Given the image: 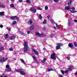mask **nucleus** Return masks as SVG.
Returning a JSON list of instances; mask_svg holds the SVG:
<instances>
[{
  "label": "nucleus",
  "instance_id": "nucleus-1",
  "mask_svg": "<svg viewBox=\"0 0 77 77\" xmlns=\"http://www.w3.org/2000/svg\"><path fill=\"white\" fill-rule=\"evenodd\" d=\"M24 51H26L29 49V46H28V43L26 42H25L24 43Z\"/></svg>",
  "mask_w": 77,
  "mask_h": 77
},
{
  "label": "nucleus",
  "instance_id": "nucleus-2",
  "mask_svg": "<svg viewBox=\"0 0 77 77\" xmlns=\"http://www.w3.org/2000/svg\"><path fill=\"white\" fill-rule=\"evenodd\" d=\"M51 59H52L54 60H56V54L55 53L51 54Z\"/></svg>",
  "mask_w": 77,
  "mask_h": 77
},
{
  "label": "nucleus",
  "instance_id": "nucleus-3",
  "mask_svg": "<svg viewBox=\"0 0 77 77\" xmlns=\"http://www.w3.org/2000/svg\"><path fill=\"white\" fill-rule=\"evenodd\" d=\"M8 58H5V57H3L2 58L1 60L0 59V62H6L7 60H8Z\"/></svg>",
  "mask_w": 77,
  "mask_h": 77
},
{
  "label": "nucleus",
  "instance_id": "nucleus-4",
  "mask_svg": "<svg viewBox=\"0 0 77 77\" xmlns=\"http://www.w3.org/2000/svg\"><path fill=\"white\" fill-rule=\"evenodd\" d=\"M30 11L33 12V13H35L36 12V10L34 8V7H32L31 8Z\"/></svg>",
  "mask_w": 77,
  "mask_h": 77
},
{
  "label": "nucleus",
  "instance_id": "nucleus-5",
  "mask_svg": "<svg viewBox=\"0 0 77 77\" xmlns=\"http://www.w3.org/2000/svg\"><path fill=\"white\" fill-rule=\"evenodd\" d=\"M19 18L18 17H17V16H12L11 18V19L13 20H18Z\"/></svg>",
  "mask_w": 77,
  "mask_h": 77
},
{
  "label": "nucleus",
  "instance_id": "nucleus-6",
  "mask_svg": "<svg viewBox=\"0 0 77 77\" xmlns=\"http://www.w3.org/2000/svg\"><path fill=\"white\" fill-rule=\"evenodd\" d=\"M35 34L36 35H38V36H42V35H44V34L43 33H42V34H40L38 32H35Z\"/></svg>",
  "mask_w": 77,
  "mask_h": 77
},
{
  "label": "nucleus",
  "instance_id": "nucleus-7",
  "mask_svg": "<svg viewBox=\"0 0 77 77\" xmlns=\"http://www.w3.org/2000/svg\"><path fill=\"white\" fill-rule=\"evenodd\" d=\"M57 45L58 46H57V50H58V49H60V46H62V44L58 43L57 44Z\"/></svg>",
  "mask_w": 77,
  "mask_h": 77
},
{
  "label": "nucleus",
  "instance_id": "nucleus-8",
  "mask_svg": "<svg viewBox=\"0 0 77 77\" xmlns=\"http://www.w3.org/2000/svg\"><path fill=\"white\" fill-rule=\"evenodd\" d=\"M66 10H69L71 9V7L69 6H66L65 8Z\"/></svg>",
  "mask_w": 77,
  "mask_h": 77
},
{
  "label": "nucleus",
  "instance_id": "nucleus-9",
  "mask_svg": "<svg viewBox=\"0 0 77 77\" xmlns=\"http://www.w3.org/2000/svg\"><path fill=\"white\" fill-rule=\"evenodd\" d=\"M48 71H56V69H53L52 68H49L48 69Z\"/></svg>",
  "mask_w": 77,
  "mask_h": 77
},
{
  "label": "nucleus",
  "instance_id": "nucleus-10",
  "mask_svg": "<svg viewBox=\"0 0 77 77\" xmlns=\"http://www.w3.org/2000/svg\"><path fill=\"white\" fill-rule=\"evenodd\" d=\"M68 45L69 47L70 48H72V47H73V44L71 43H69Z\"/></svg>",
  "mask_w": 77,
  "mask_h": 77
},
{
  "label": "nucleus",
  "instance_id": "nucleus-11",
  "mask_svg": "<svg viewBox=\"0 0 77 77\" xmlns=\"http://www.w3.org/2000/svg\"><path fill=\"white\" fill-rule=\"evenodd\" d=\"M0 15L1 16H4L5 15V12L2 11L0 12Z\"/></svg>",
  "mask_w": 77,
  "mask_h": 77
},
{
  "label": "nucleus",
  "instance_id": "nucleus-12",
  "mask_svg": "<svg viewBox=\"0 0 77 77\" xmlns=\"http://www.w3.org/2000/svg\"><path fill=\"white\" fill-rule=\"evenodd\" d=\"M30 29L31 30H33V29H34V25L32 24L30 26Z\"/></svg>",
  "mask_w": 77,
  "mask_h": 77
},
{
  "label": "nucleus",
  "instance_id": "nucleus-13",
  "mask_svg": "<svg viewBox=\"0 0 77 77\" xmlns=\"http://www.w3.org/2000/svg\"><path fill=\"white\" fill-rule=\"evenodd\" d=\"M33 51L35 54H36L37 55H38V52L35 51V49H33Z\"/></svg>",
  "mask_w": 77,
  "mask_h": 77
},
{
  "label": "nucleus",
  "instance_id": "nucleus-14",
  "mask_svg": "<svg viewBox=\"0 0 77 77\" xmlns=\"http://www.w3.org/2000/svg\"><path fill=\"white\" fill-rule=\"evenodd\" d=\"M32 22H33V21H32V20H30L28 22V23L29 24H32Z\"/></svg>",
  "mask_w": 77,
  "mask_h": 77
},
{
  "label": "nucleus",
  "instance_id": "nucleus-15",
  "mask_svg": "<svg viewBox=\"0 0 77 77\" xmlns=\"http://www.w3.org/2000/svg\"><path fill=\"white\" fill-rule=\"evenodd\" d=\"M0 7H2V8H5V6L0 3Z\"/></svg>",
  "mask_w": 77,
  "mask_h": 77
},
{
  "label": "nucleus",
  "instance_id": "nucleus-16",
  "mask_svg": "<svg viewBox=\"0 0 77 77\" xmlns=\"http://www.w3.org/2000/svg\"><path fill=\"white\" fill-rule=\"evenodd\" d=\"M47 60V58H45L43 59V61H41V63H44L45 62L46 60Z\"/></svg>",
  "mask_w": 77,
  "mask_h": 77
},
{
  "label": "nucleus",
  "instance_id": "nucleus-17",
  "mask_svg": "<svg viewBox=\"0 0 77 77\" xmlns=\"http://www.w3.org/2000/svg\"><path fill=\"white\" fill-rule=\"evenodd\" d=\"M20 33L22 35H24V36L26 35V34L24 33L23 31H20Z\"/></svg>",
  "mask_w": 77,
  "mask_h": 77
},
{
  "label": "nucleus",
  "instance_id": "nucleus-18",
  "mask_svg": "<svg viewBox=\"0 0 77 77\" xmlns=\"http://www.w3.org/2000/svg\"><path fill=\"white\" fill-rule=\"evenodd\" d=\"M22 71V69H19L17 70V72H19L20 73H21V71Z\"/></svg>",
  "mask_w": 77,
  "mask_h": 77
},
{
  "label": "nucleus",
  "instance_id": "nucleus-19",
  "mask_svg": "<svg viewBox=\"0 0 77 77\" xmlns=\"http://www.w3.org/2000/svg\"><path fill=\"white\" fill-rule=\"evenodd\" d=\"M15 38V36H13L10 37V39H11V40H12L13 39H14Z\"/></svg>",
  "mask_w": 77,
  "mask_h": 77
},
{
  "label": "nucleus",
  "instance_id": "nucleus-20",
  "mask_svg": "<svg viewBox=\"0 0 77 77\" xmlns=\"http://www.w3.org/2000/svg\"><path fill=\"white\" fill-rule=\"evenodd\" d=\"M4 50V48L3 47H1L0 48V52H1L2 51Z\"/></svg>",
  "mask_w": 77,
  "mask_h": 77
},
{
  "label": "nucleus",
  "instance_id": "nucleus-21",
  "mask_svg": "<svg viewBox=\"0 0 77 77\" xmlns=\"http://www.w3.org/2000/svg\"><path fill=\"white\" fill-rule=\"evenodd\" d=\"M20 73L21 74V75H24L25 74V72L24 71H21V73Z\"/></svg>",
  "mask_w": 77,
  "mask_h": 77
},
{
  "label": "nucleus",
  "instance_id": "nucleus-22",
  "mask_svg": "<svg viewBox=\"0 0 77 77\" xmlns=\"http://www.w3.org/2000/svg\"><path fill=\"white\" fill-rule=\"evenodd\" d=\"M20 60L21 62H22V63H24H24H25V62H24V60L20 59Z\"/></svg>",
  "mask_w": 77,
  "mask_h": 77
},
{
  "label": "nucleus",
  "instance_id": "nucleus-23",
  "mask_svg": "<svg viewBox=\"0 0 77 77\" xmlns=\"http://www.w3.org/2000/svg\"><path fill=\"white\" fill-rule=\"evenodd\" d=\"M71 3H72V1L70 0L68 2V4L69 5H70L71 4Z\"/></svg>",
  "mask_w": 77,
  "mask_h": 77
},
{
  "label": "nucleus",
  "instance_id": "nucleus-24",
  "mask_svg": "<svg viewBox=\"0 0 77 77\" xmlns=\"http://www.w3.org/2000/svg\"><path fill=\"white\" fill-rule=\"evenodd\" d=\"M37 9H38V10H40V11H42V9L41 8H40V7H38L37 8Z\"/></svg>",
  "mask_w": 77,
  "mask_h": 77
},
{
  "label": "nucleus",
  "instance_id": "nucleus-25",
  "mask_svg": "<svg viewBox=\"0 0 77 77\" xmlns=\"http://www.w3.org/2000/svg\"><path fill=\"white\" fill-rule=\"evenodd\" d=\"M17 23V22H16L15 21H14L13 22V23H12V25H14V24H16Z\"/></svg>",
  "mask_w": 77,
  "mask_h": 77
},
{
  "label": "nucleus",
  "instance_id": "nucleus-26",
  "mask_svg": "<svg viewBox=\"0 0 77 77\" xmlns=\"http://www.w3.org/2000/svg\"><path fill=\"white\" fill-rule=\"evenodd\" d=\"M51 22L52 23V24H54V21H53V20L52 19H51Z\"/></svg>",
  "mask_w": 77,
  "mask_h": 77
},
{
  "label": "nucleus",
  "instance_id": "nucleus-27",
  "mask_svg": "<svg viewBox=\"0 0 77 77\" xmlns=\"http://www.w3.org/2000/svg\"><path fill=\"white\" fill-rule=\"evenodd\" d=\"M10 6V7H11V8H14V5L13 4H11Z\"/></svg>",
  "mask_w": 77,
  "mask_h": 77
},
{
  "label": "nucleus",
  "instance_id": "nucleus-28",
  "mask_svg": "<svg viewBox=\"0 0 77 77\" xmlns=\"http://www.w3.org/2000/svg\"><path fill=\"white\" fill-rule=\"evenodd\" d=\"M70 11L71 13H75V12H76V11H72V10H70Z\"/></svg>",
  "mask_w": 77,
  "mask_h": 77
},
{
  "label": "nucleus",
  "instance_id": "nucleus-29",
  "mask_svg": "<svg viewBox=\"0 0 77 77\" xmlns=\"http://www.w3.org/2000/svg\"><path fill=\"white\" fill-rule=\"evenodd\" d=\"M11 70V69L10 68H9L7 70V72H10Z\"/></svg>",
  "mask_w": 77,
  "mask_h": 77
},
{
  "label": "nucleus",
  "instance_id": "nucleus-30",
  "mask_svg": "<svg viewBox=\"0 0 77 77\" xmlns=\"http://www.w3.org/2000/svg\"><path fill=\"white\" fill-rule=\"evenodd\" d=\"M26 2H27V3H31V2H30V0H26Z\"/></svg>",
  "mask_w": 77,
  "mask_h": 77
},
{
  "label": "nucleus",
  "instance_id": "nucleus-31",
  "mask_svg": "<svg viewBox=\"0 0 77 77\" xmlns=\"http://www.w3.org/2000/svg\"><path fill=\"white\" fill-rule=\"evenodd\" d=\"M8 34H6L5 36V38H8Z\"/></svg>",
  "mask_w": 77,
  "mask_h": 77
},
{
  "label": "nucleus",
  "instance_id": "nucleus-32",
  "mask_svg": "<svg viewBox=\"0 0 77 77\" xmlns=\"http://www.w3.org/2000/svg\"><path fill=\"white\" fill-rule=\"evenodd\" d=\"M32 57L33 59H34V60H35V61H36V60H37L36 58V57H35L33 56Z\"/></svg>",
  "mask_w": 77,
  "mask_h": 77
},
{
  "label": "nucleus",
  "instance_id": "nucleus-33",
  "mask_svg": "<svg viewBox=\"0 0 77 77\" xmlns=\"http://www.w3.org/2000/svg\"><path fill=\"white\" fill-rule=\"evenodd\" d=\"M48 7L47 6H46L45 7V10H46L47 11V10H48Z\"/></svg>",
  "mask_w": 77,
  "mask_h": 77
},
{
  "label": "nucleus",
  "instance_id": "nucleus-34",
  "mask_svg": "<svg viewBox=\"0 0 77 77\" xmlns=\"http://www.w3.org/2000/svg\"><path fill=\"white\" fill-rule=\"evenodd\" d=\"M69 71H71V69H72V68H71V67H70L69 68H68Z\"/></svg>",
  "mask_w": 77,
  "mask_h": 77
},
{
  "label": "nucleus",
  "instance_id": "nucleus-35",
  "mask_svg": "<svg viewBox=\"0 0 77 77\" xmlns=\"http://www.w3.org/2000/svg\"><path fill=\"white\" fill-rule=\"evenodd\" d=\"M65 73H66V74H67L68 72V70H66L64 71Z\"/></svg>",
  "mask_w": 77,
  "mask_h": 77
},
{
  "label": "nucleus",
  "instance_id": "nucleus-36",
  "mask_svg": "<svg viewBox=\"0 0 77 77\" xmlns=\"http://www.w3.org/2000/svg\"><path fill=\"white\" fill-rule=\"evenodd\" d=\"M47 23V20H45L43 22V24H45Z\"/></svg>",
  "mask_w": 77,
  "mask_h": 77
},
{
  "label": "nucleus",
  "instance_id": "nucleus-37",
  "mask_svg": "<svg viewBox=\"0 0 77 77\" xmlns=\"http://www.w3.org/2000/svg\"><path fill=\"white\" fill-rule=\"evenodd\" d=\"M13 50H14V48H12L9 49V50L10 51H13Z\"/></svg>",
  "mask_w": 77,
  "mask_h": 77
},
{
  "label": "nucleus",
  "instance_id": "nucleus-38",
  "mask_svg": "<svg viewBox=\"0 0 77 77\" xmlns=\"http://www.w3.org/2000/svg\"><path fill=\"white\" fill-rule=\"evenodd\" d=\"M6 68H9V65H7L6 66Z\"/></svg>",
  "mask_w": 77,
  "mask_h": 77
},
{
  "label": "nucleus",
  "instance_id": "nucleus-39",
  "mask_svg": "<svg viewBox=\"0 0 77 77\" xmlns=\"http://www.w3.org/2000/svg\"><path fill=\"white\" fill-rule=\"evenodd\" d=\"M74 45H75V47H77V42H75L74 43Z\"/></svg>",
  "mask_w": 77,
  "mask_h": 77
},
{
  "label": "nucleus",
  "instance_id": "nucleus-40",
  "mask_svg": "<svg viewBox=\"0 0 77 77\" xmlns=\"http://www.w3.org/2000/svg\"><path fill=\"white\" fill-rule=\"evenodd\" d=\"M67 60H69V59H70V57H69V56H68L67 57Z\"/></svg>",
  "mask_w": 77,
  "mask_h": 77
},
{
  "label": "nucleus",
  "instance_id": "nucleus-41",
  "mask_svg": "<svg viewBox=\"0 0 77 77\" xmlns=\"http://www.w3.org/2000/svg\"><path fill=\"white\" fill-rule=\"evenodd\" d=\"M39 17L40 18V19H42V16H41V15L40 14L39 15Z\"/></svg>",
  "mask_w": 77,
  "mask_h": 77
},
{
  "label": "nucleus",
  "instance_id": "nucleus-42",
  "mask_svg": "<svg viewBox=\"0 0 77 77\" xmlns=\"http://www.w3.org/2000/svg\"><path fill=\"white\" fill-rule=\"evenodd\" d=\"M47 18L48 19V20L49 21H50V16L49 15L48 16Z\"/></svg>",
  "mask_w": 77,
  "mask_h": 77
},
{
  "label": "nucleus",
  "instance_id": "nucleus-43",
  "mask_svg": "<svg viewBox=\"0 0 77 77\" xmlns=\"http://www.w3.org/2000/svg\"><path fill=\"white\" fill-rule=\"evenodd\" d=\"M71 9L72 10H73V11H74V10H75V8H74V7H72L71 8Z\"/></svg>",
  "mask_w": 77,
  "mask_h": 77
},
{
  "label": "nucleus",
  "instance_id": "nucleus-44",
  "mask_svg": "<svg viewBox=\"0 0 77 77\" xmlns=\"http://www.w3.org/2000/svg\"><path fill=\"white\" fill-rule=\"evenodd\" d=\"M56 27H57L58 28V29H60V27H59V26H58V25H57V24H56Z\"/></svg>",
  "mask_w": 77,
  "mask_h": 77
},
{
  "label": "nucleus",
  "instance_id": "nucleus-45",
  "mask_svg": "<svg viewBox=\"0 0 77 77\" xmlns=\"http://www.w3.org/2000/svg\"><path fill=\"white\" fill-rule=\"evenodd\" d=\"M61 73H62L63 74H64V73L65 72H64L63 70H61Z\"/></svg>",
  "mask_w": 77,
  "mask_h": 77
},
{
  "label": "nucleus",
  "instance_id": "nucleus-46",
  "mask_svg": "<svg viewBox=\"0 0 77 77\" xmlns=\"http://www.w3.org/2000/svg\"><path fill=\"white\" fill-rule=\"evenodd\" d=\"M8 30V31H11V28H7Z\"/></svg>",
  "mask_w": 77,
  "mask_h": 77
},
{
  "label": "nucleus",
  "instance_id": "nucleus-47",
  "mask_svg": "<svg viewBox=\"0 0 77 77\" xmlns=\"http://www.w3.org/2000/svg\"><path fill=\"white\" fill-rule=\"evenodd\" d=\"M69 25H70V22H69V20H68V25L69 26Z\"/></svg>",
  "mask_w": 77,
  "mask_h": 77
},
{
  "label": "nucleus",
  "instance_id": "nucleus-48",
  "mask_svg": "<svg viewBox=\"0 0 77 77\" xmlns=\"http://www.w3.org/2000/svg\"><path fill=\"white\" fill-rule=\"evenodd\" d=\"M3 25H1L0 26V27L1 28H3Z\"/></svg>",
  "mask_w": 77,
  "mask_h": 77
},
{
  "label": "nucleus",
  "instance_id": "nucleus-49",
  "mask_svg": "<svg viewBox=\"0 0 77 77\" xmlns=\"http://www.w3.org/2000/svg\"><path fill=\"white\" fill-rule=\"evenodd\" d=\"M58 75L59 77H63V76H62V75L60 74Z\"/></svg>",
  "mask_w": 77,
  "mask_h": 77
},
{
  "label": "nucleus",
  "instance_id": "nucleus-50",
  "mask_svg": "<svg viewBox=\"0 0 77 77\" xmlns=\"http://www.w3.org/2000/svg\"><path fill=\"white\" fill-rule=\"evenodd\" d=\"M50 37H51L53 36V34H51L50 35Z\"/></svg>",
  "mask_w": 77,
  "mask_h": 77
},
{
  "label": "nucleus",
  "instance_id": "nucleus-51",
  "mask_svg": "<svg viewBox=\"0 0 77 77\" xmlns=\"http://www.w3.org/2000/svg\"><path fill=\"white\" fill-rule=\"evenodd\" d=\"M54 1L55 2H58V0H54Z\"/></svg>",
  "mask_w": 77,
  "mask_h": 77
},
{
  "label": "nucleus",
  "instance_id": "nucleus-52",
  "mask_svg": "<svg viewBox=\"0 0 77 77\" xmlns=\"http://www.w3.org/2000/svg\"><path fill=\"white\" fill-rule=\"evenodd\" d=\"M44 30H46V28H45V27H44L43 28Z\"/></svg>",
  "mask_w": 77,
  "mask_h": 77
},
{
  "label": "nucleus",
  "instance_id": "nucleus-53",
  "mask_svg": "<svg viewBox=\"0 0 77 77\" xmlns=\"http://www.w3.org/2000/svg\"><path fill=\"white\" fill-rule=\"evenodd\" d=\"M27 33L28 34H29V33H30V32L29 31H27Z\"/></svg>",
  "mask_w": 77,
  "mask_h": 77
},
{
  "label": "nucleus",
  "instance_id": "nucleus-54",
  "mask_svg": "<svg viewBox=\"0 0 77 77\" xmlns=\"http://www.w3.org/2000/svg\"><path fill=\"white\" fill-rule=\"evenodd\" d=\"M19 2H22V0H19Z\"/></svg>",
  "mask_w": 77,
  "mask_h": 77
},
{
  "label": "nucleus",
  "instance_id": "nucleus-55",
  "mask_svg": "<svg viewBox=\"0 0 77 77\" xmlns=\"http://www.w3.org/2000/svg\"><path fill=\"white\" fill-rule=\"evenodd\" d=\"M74 21H75V23H77V20H75Z\"/></svg>",
  "mask_w": 77,
  "mask_h": 77
},
{
  "label": "nucleus",
  "instance_id": "nucleus-56",
  "mask_svg": "<svg viewBox=\"0 0 77 77\" xmlns=\"http://www.w3.org/2000/svg\"><path fill=\"white\" fill-rule=\"evenodd\" d=\"M8 62H11V61L10 60L8 59Z\"/></svg>",
  "mask_w": 77,
  "mask_h": 77
},
{
  "label": "nucleus",
  "instance_id": "nucleus-57",
  "mask_svg": "<svg viewBox=\"0 0 77 77\" xmlns=\"http://www.w3.org/2000/svg\"><path fill=\"white\" fill-rule=\"evenodd\" d=\"M3 77H7V76L6 75H4Z\"/></svg>",
  "mask_w": 77,
  "mask_h": 77
},
{
  "label": "nucleus",
  "instance_id": "nucleus-58",
  "mask_svg": "<svg viewBox=\"0 0 77 77\" xmlns=\"http://www.w3.org/2000/svg\"><path fill=\"white\" fill-rule=\"evenodd\" d=\"M54 29H56V28L55 27H54Z\"/></svg>",
  "mask_w": 77,
  "mask_h": 77
},
{
  "label": "nucleus",
  "instance_id": "nucleus-59",
  "mask_svg": "<svg viewBox=\"0 0 77 77\" xmlns=\"http://www.w3.org/2000/svg\"><path fill=\"white\" fill-rule=\"evenodd\" d=\"M75 74L76 75H77V71L75 73Z\"/></svg>",
  "mask_w": 77,
  "mask_h": 77
},
{
  "label": "nucleus",
  "instance_id": "nucleus-60",
  "mask_svg": "<svg viewBox=\"0 0 77 77\" xmlns=\"http://www.w3.org/2000/svg\"><path fill=\"white\" fill-rule=\"evenodd\" d=\"M0 77H3V76H0Z\"/></svg>",
  "mask_w": 77,
  "mask_h": 77
},
{
  "label": "nucleus",
  "instance_id": "nucleus-61",
  "mask_svg": "<svg viewBox=\"0 0 77 77\" xmlns=\"http://www.w3.org/2000/svg\"><path fill=\"white\" fill-rule=\"evenodd\" d=\"M12 1H14L15 0H11Z\"/></svg>",
  "mask_w": 77,
  "mask_h": 77
},
{
  "label": "nucleus",
  "instance_id": "nucleus-62",
  "mask_svg": "<svg viewBox=\"0 0 77 77\" xmlns=\"http://www.w3.org/2000/svg\"><path fill=\"white\" fill-rule=\"evenodd\" d=\"M14 60H16V59H14Z\"/></svg>",
  "mask_w": 77,
  "mask_h": 77
}]
</instances>
